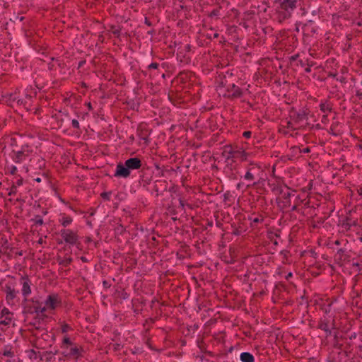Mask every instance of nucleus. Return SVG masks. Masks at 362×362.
I'll return each instance as SVG.
<instances>
[{"instance_id": "473e14b6", "label": "nucleus", "mask_w": 362, "mask_h": 362, "mask_svg": "<svg viewBox=\"0 0 362 362\" xmlns=\"http://www.w3.org/2000/svg\"><path fill=\"white\" fill-rule=\"evenodd\" d=\"M71 124L74 128L77 129H80L79 122L77 119H72Z\"/></svg>"}, {"instance_id": "a18cd8bd", "label": "nucleus", "mask_w": 362, "mask_h": 362, "mask_svg": "<svg viewBox=\"0 0 362 362\" xmlns=\"http://www.w3.org/2000/svg\"><path fill=\"white\" fill-rule=\"evenodd\" d=\"M80 259L83 262H88V259L86 257L82 256V257H81Z\"/></svg>"}, {"instance_id": "09e8293b", "label": "nucleus", "mask_w": 362, "mask_h": 362, "mask_svg": "<svg viewBox=\"0 0 362 362\" xmlns=\"http://www.w3.org/2000/svg\"><path fill=\"white\" fill-rule=\"evenodd\" d=\"M145 23L146 25H148V26H151V23L148 20L147 18H145Z\"/></svg>"}, {"instance_id": "6ab92c4d", "label": "nucleus", "mask_w": 362, "mask_h": 362, "mask_svg": "<svg viewBox=\"0 0 362 362\" xmlns=\"http://www.w3.org/2000/svg\"><path fill=\"white\" fill-rule=\"evenodd\" d=\"M0 354L8 358H13L15 356L14 351L11 345L3 346L0 350Z\"/></svg>"}, {"instance_id": "dca6fc26", "label": "nucleus", "mask_w": 362, "mask_h": 362, "mask_svg": "<svg viewBox=\"0 0 362 362\" xmlns=\"http://www.w3.org/2000/svg\"><path fill=\"white\" fill-rule=\"evenodd\" d=\"M329 320L325 317L321 318L318 322L317 328L325 332L326 337L330 336L332 334L331 329L329 327Z\"/></svg>"}, {"instance_id": "6e6552de", "label": "nucleus", "mask_w": 362, "mask_h": 362, "mask_svg": "<svg viewBox=\"0 0 362 362\" xmlns=\"http://www.w3.org/2000/svg\"><path fill=\"white\" fill-rule=\"evenodd\" d=\"M62 300L59 296L57 293H51L48 295L43 303V307L45 308V313L47 312L52 313L58 307L61 306Z\"/></svg>"}, {"instance_id": "5fc2aeb1", "label": "nucleus", "mask_w": 362, "mask_h": 362, "mask_svg": "<svg viewBox=\"0 0 362 362\" xmlns=\"http://www.w3.org/2000/svg\"><path fill=\"white\" fill-rule=\"evenodd\" d=\"M297 208H298L297 205H296V204H295V205H293V206H292L291 210H292V211H296V210H297Z\"/></svg>"}, {"instance_id": "4468645a", "label": "nucleus", "mask_w": 362, "mask_h": 362, "mask_svg": "<svg viewBox=\"0 0 362 362\" xmlns=\"http://www.w3.org/2000/svg\"><path fill=\"white\" fill-rule=\"evenodd\" d=\"M130 175V171L128 168L126 166V164H122L121 162L119 163L117 165V169L115 173V176L121 177H128Z\"/></svg>"}, {"instance_id": "ddd939ff", "label": "nucleus", "mask_w": 362, "mask_h": 362, "mask_svg": "<svg viewBox=\"0 0 362 362\" xmlns=\"http://www.w3.org/2000/svg\"><path fill=\"white\" fill-rule=\"evenodd\" d=\"M276 2H278V1H276ZM279 9L288 11H293L296 8L297 0H282L281 1H279Z\"/></svg>"}, {"instance_id": "f257e3e1", "label": "nucleus", "mask_w": 362, "mask_h": 362, "mask_svg": "<svg viewBox=\"0 0 362 362\" xmlns=\"http://www.w3.org/2000/svg\"><path fill=\"white\" fill-rule=\"evenodd\" d=\"M219 94H222L223 97L230 100L240 98L243 96V91L233 82L231 75L228 77L226 76H219Z\"/></svg>"}, {"instance_id": "9b49d317", "label": "nucleus", "mask_w": 362, "mask_h": 362, "mask_svg": "<svg viewBox=\"0 0 362 362\" xmlns=\"http://www.w3.org/2000/svg\"><path fill=\"white\" fill-rule=\"evenodd\" d=\"M2 291L6 294V300L7 303L8 305H13L14 300L18 293V291L15 289L14 286L10 283L6 284L2 287Z\"/></svg>"}, {"instance_id": "ea45409f", "label": "nucleus", "mask_w": 362, "mask_h": 362, "mask_svg": "<svg viewBox=\"0 0 362 362\" xmlns=\"http://www.w3.org/2000/svg\"><path fill=\"white\" fill-rule=\"evenodd\" d=\"M64 344H66L67 346H70V345H71V344L70 339H69V338H68V337H65V338L64 339Z\"/></svg>"}, {"instance_id": "c03bdc74", "label": "nucleus", "mask_w": 362, "mask_h": 362, "mask_svg": "<svg viewBox=\"0 0 362 362\" xmlns=\"http://www.w3.org/2000/svg\"><path fill=\"white\" fill-rule=\"evenodd\" d=\"M45 354L47 356V358H49V359H51V358H52V355H53L52 352H46V353H45Z\"/></svg>"}, {"instance_id": "052dcab7", "label": "nucleus", "mask_w": 362, "mask_h": 362, "mask_svg": "<svg viewBox=\"0 0 362 362\" xmlns=\"http://www.w3.org/2000/svg\"><path fill=\"white\" fill-rule=\"evenodd\" d=\"M334 243H335L336 245H339V244H340V242H339V240H336V241L334 242Z\"/></svg>"}, {"instance_id": "4d7b16f0", "label": "nucleus", "mask_w": 362, "mask_h": 362, "mask_svg": "<svg viewBox=\"0 0 362 362\" xmlns=\"http://www.w3.org/2000/svg\"><path fill=\"white\" fill-rule=\"evenodd\" d=\"M103 284H104V286H105V287H110V284H107V281H103Z\"/></svg>"}, {"instance_id": "c756f323", "label": "nucleus", "mask_w": 362, "mask_h": 362, "mask_svg": "<svg viewBox=\"0 0 362 362\" xmlns=\"http://www.w3.org/2000/svg\"><path fill=\"white\" fill-rule=\"evenodd\" d=\"M8 170L11 175H16L18 171L17 167L13 165L8 166Z\"/></svg>"}, {"instance_id": "39448f33", "label": "nucleus", "mask_w": 362, "mask_h": 362, "mask_svg": "<svg viewBox=\"0 0 362 362\" xmlns=\"http://www.w3.org/2000/svg\"><path fill=\"white\" fill-rule=\"evenodd\" d=\"M222 155L226 160L239 159L241 161H245L249 155L243 148L237 146L226 145L223 146Z\"/></svg>"}, {"instance_id": "69168bd1", "label": "nucleus", "mask_w": 362, "mask_h": 362, "mask_svg": "<svg viewBox=\"0 0 362 362\" xmlns=\"http://www.w3.org/2000/svg\"><path fill=\"white\" fill-rule=\"evenodd\" d=\"M207 35L209 36V38H211V34H207Z\"/></svg>"}, {"instance_id": "13d9d810", "label": "nucleus", "mask_w": 362, "mask_h": 362, "mask_svg": "<svg viewBox=\"0 0 362 362\" xmlns=\"http://www.w3.org/2000/svg\"><path fill=\"white\" fill-rule=\"evenodd\" d=\"M119 346V344H115V347H114V349L115 350H117L118 349V347Z\"/></svg>"}, {"instance_id": "338daca9", "label": "nucleus", "mask_w": 362, "mask_h": 362, "mask_svg": "<svg viewBox=\"0 0 362 362\" xmlns=\"http://www.w3.org/2000/svg\"><path fill=\"white\" fill-rule=\"evenodd\" d=\"M344 81V78H342L341 79H340L341 82H343Z\"/></svg>"}, {"instance_id": "6e6d98bb", "label": "nucleus", "mask_w": 362, "mask_h": 362, "mask_svg": "<svg viewBox=\"0 0 362 362\" xmlns=\"http://www.w3.org/2000/svg\"><path fill=\"white\" fill-rule=\"evenodd\" d=\"M328 76H331V77H334H334H336L337 74L329 73Z\"/></svg>"}, {"instance_id": "c9c22d12", "label": "nucleus", "mask_w": 362, "mask_h": 362, "mask_svg": "<svg viewBox=\"0 0 362 362\" xmlns=\"http://www.w3.org/2000/svg\"><path fill=\"white\" fill-rule=\"evenodd\" d=\"M219 14V9H214L209 14L210 17L218 16Z\"/></svg>"}, {"instance_id": "79ce46f5", "label": "nucleus", "mask_w": 362, "mask_h": 362, "mask_svg": "<svg viewBox=\"0 0 362 362\" xmlns=\"http://www.w3.org/2000/svg\"><path fill=\"white\" fill-rule=\"evenodd\" d=\"M298 57V54L293 55L291 57L290 59L291 61H295L297 59Z\"/></svg>"}, {"instance_id": "a19ab883", "label": "nucleus", "mask_w": 362, "mask_h": 362, "mask_svg": "<svg viewBox=\"0 0 362 362\" xmlns=\"http://www.w3.org/2000/svg\"><path fill=\"white\" fill-rule=\"evenodd\" d=\"M356 95L359 98L362 99V92L361 90H356Z\"/></svg>"}, {"instance_id": "5701e85b", "label": "nucleus", "mask_w": 362, "mask_h": 362, "mask_svg": "<svg viewBox=\"0 0 362 362\" xmlns=\"http://www.w3.org/2000/svg\"><path fill=\"white\" fill-rule=\"evenodd\" d=\"M26 354L29 358L31 360L37 359L40 355V353L39 351H36L34 349H30L26 351Z\"/></svg>"}, {"instance_id": "49530a36", "label": "nucleus", "mask_w": 362, "mask_h": 362, "mask_svg": "<svg viewBox=\"0 0 362 362\" xmlns=\"http://www.w3.org/2000/svg\"><path fill=\"white\" fill-rule=\"evenodd\" d=\"M119 33H120V31L118 30H115V32H114V34H115V37H119Z\"/></svg>"}, {"instance_id": "7c9ffc66", "label": "nucleus", "mask_w": 362, "mask_h": 362, "mask_svg": "<svg viewBox=\"0 0 362 362\" xmlns=\"http://www.w3.org/2000/svg\"><path fill=\"white\" fill-rule=\"evenodd\" d=\"M61 329L63 333H66V332H69V330H71V328L70 325H69L68 324H63V325H62Z\"/></svg>"}, {"instance_id": "2f4dec72", "label": "nucleus", "mask_w": 362, "mask_h": 362, "mask_svg": "<svg viewBox=\"0 0 362 362\" xmlns=\"http://www.w3.org/2000/svg\"><path fill=\"white\" fill-rule=\"evenodd\" d=\"M16 192H17L16 185H13L10 188L8 195L13 196L16 194Z\"/></svg>"}, {"instance_id": "864d4df0", "label": "nucleus", "mask_w": 362, "mask_h": 362, "mask_svg": "<svg viewBox=\"0 0 362 362\" xmlns=\"http://www.w3.org/2000/svg\"><path fill=\"white\" fill-rule=\"evenodd\" d=\"M358 194H359L360 196H361V197H362V187H361V188H359V189H358Z\"/></svg>"}, {"instance_id": "b1692460", "label": "nucleus", "mask_w": 362, "mask_h": 362, "mask_svg": "<svg viewBox=\"0 0 362 362\" xmlns=\"http://www.w3.org/2000/svg\"><path fill=\"white\" fill-rule=\"evenodd\" d=\"M320 107V110L325 113L327 112H331V110H332V107H331L330 104L328 103H321Z\"/></svg>"}, {"instance_id": "423d86ee", "label": "nucleus", "mask_w": 362, "mask_h": 362, "mask_svg": "<svg viewBox=\"0 0 362 362\" xmlns=\"http://www.w3.org/2000/svg\"><path fill=\"white\" fill-rule=\"evenodd\" d=\"M59 234L62 238V240L58 242L59 244L64 243L70 246H78L80 245L79 236L77 231L64 228L59 230Z\"/></svg>"}, {"instance_id": "e433bc0d", "label": "nucleus", "mask_w": 362, "mask_h": 362, "mask_svg": "<svg viewBox=\"0 0 362 362\" xmlns=\"http://www.w3.org/2000/svg\"><path fill=\"white\" fill-rule=\"evenodd\" d=\"M263 221V218L261 216H258V217H255L252 219V223H257L259 222H261Z\"/></svg>"}, {"instance_id": "0eeeda50", "label": "nucleus", "mask_w": 362, "mask_h": 362, "mask_svg": "<svg viewBox=\"0 0 362 362\" xmlns=\"http://www.w3.org/2000/svg\"><path fill=\"white\" fill-rule=\"evenodd\" d=\"M286 189H283L281 186H276L273 188V192L276 194H280L282 195L281 199L279 202V205L282 209H286L289 207L291 204V197L294 196L295 191H291V189L285 187Z\"/></svg>"}, {"instance_id": "f8f14e48", "label": "nucleus", "mask_w": 362, "mask_h": 362, "mask_svg": "<svg viewBox=\"0 0 362 362\" xmlns=\"http://www.w3.org/2000/svg\"><path fill=\"white\" fill-rule=\"evenodd\" d=\"M13 321V313L7 308H3L0 310V325H9Z\"/></svg>"}, {"instance_id": "603ef678", "label": "nucleus", "mask_w": 362, "mask_h": 362, "mask_svg": "<svg viewBox=\"0 0 362 362\" xmlns=\"http://www.w3.org/2000/svg\"><path fill=\"white\" fill-rule=\"evenodd\" d=\"M219 36V34L217 32H215L213 35V38H218Z\"/></svg>"}, {"instance_id": "37998d69", "label": "nucleus", "mask_w": 362, "mask_h": 362, "mask_svg": "<svg viewBox=\"0 0 362 362\" xmlns=\"http://www.w3.org/2000/svg\"><path fill=\"white\" fill-rule=\"evenodd\" d=\"M38 244L42 245L44 243H45V239L43 238H40L38 241Z\"/></svg>"}, {"instance_id": "1a4fd4ad", "label": "nucleus", "mask_w": 362, "mask_h": 362, "mask_svg": "<svg viewBox=\"0 0 362 362\" xmlns=\"http://www.w3.org/2000/svg\"><path fill=\"white\" fill-rule=\"evenodd\" d=\"M63 355L65 358L64 361L75 362L81 356V350L75 345L66 346L63 351Z\"/></svg>"}, {"instance_id": "412c9836", "label": "nucleus", "mask_w": 362, "mask_h": 362, "mask_svg": "<svg viewBox=\"0 0 362 362\" xmlns=\"http://www.w3.org/2000/svg\"><path fill=\"white\" fill-rule=\"evenodd\" d=\"M284 129H291L292 131H295L296 129H299L297 128V126L295 125L294 122L292 121L291 119L289 121L286 122V126L284 127ZM284 134H288V130L286 129H281V130Z\"/></svg>"}, {"instance_id": "4c0bfd02", "label": "nucleus", "mask_w": 362, "mask_h": 362, "mask_svg": "<svg viewBox=\"0 0 362 362\" xmlns=\"http://www.w3.org/2000/svg\"><path fill=\"white\" fill-rule=\"evenodd\" d=\"M243 135L245 138H250L252 135V132L250 131H245L243 132Z\"/></svg>"}, {"instance_id": "a878e982", "label": "nucleus", "mask_w": 362, "mask_h": 362, "mask_svg": "<svg viewBox=\"0 0 362 362\" xmlns=\"http://www.w3.org/2000/svg\"><path fill=\"white\" fill-rule=\"evenodd\" d=\"M72 262L71 257H64L59 261V264L63 267H68Z\"/></svg>"}, {"instance_id": "c85d7f7f", "label": "nucleus", "mask_w": 362, "mask_h": 362, "mask_svg": "<svg viewBox=\"0 0 362 362\" xmlns=\"http://www.w3.org/2000/svg\"><path fill=\"white\" fill-rule=\"evenodd\" d=\"M37 168L39 169H42L45 167V161L44 159H42V158H40L38 156H37Z\"/></svg>"}, {"instance_id": "72a5a7b5", "label": "nucleus", "mask_w": 362, "mask_h": 362, "mask_svg": "<svg viewBox=\"0 0 362 362\" xmlns=\"http://www.w3.org/2000/svg\"><path fill=\"white\" fill-rule=\"evenodd\" d=\"M23 177L20 175H18V179L16 180V182L13 184L14 185H16L17 187L21 186L23 185Z\"/></svg>"}, {"instance_id": "3c124183", "label": "nucleus", "mask_w": 362, "mask_h": 362, "mask_svg": "<svg viewBox=\"0 0 362 362\" xmlns=\"http://www.w3.org/2000/svg\"><path fill=\"white\" fill-rule=\"evenodd\" d=\"M180 206H182V208L184 209L185 203L182 199H180Z\"/></svg>"}, {"instance_id": "aec40b11", "label": "nucleus", "mask_w": 362, "mask_h": 362, "mask_svg": "<svg viewBox=\"0 0 362 362\" xmlns=\"http://www.w3.org/2000/svg\"><path fill=\"white\" fill-rule=\"evenodd\" d=\"M59 223L64 227L69 226L73 222V218L66 216V214H62L60 218L59 219Z\"/></svg>"}, {"instance_id": "8fccbe9b", "label": "nucleus", "mask_w": 362, "mask_h": 362, "mask_svg": "<svg viewBox=\"0 0 362 362\" xmlns=\"http://www.w3.org/2000/svg\"><path fill=\"white\" fill-rule=\"evenodd\" d=\"M305 72H307V73H310V72L311 71V68H310V66H308V67H306V68L305 69Z\"/></svg>"}, {"instance_id": "0e129e2a", "label": "nucleus", "mask_w": 362, "mask_h": 362, "mask_svg": "<svg viewBox=\"0 0 362 362\" xmlns=\"http://www.w3.org/2000/svg\"><path fill=\"white\" fill-rule=\"evenodd\" d=\"M336 347H338L339 349H341V345H338L337 344L335 345Z\"/></svg>"}, {"instance_id": "f3484780", "label": "nucleus", "mask_w": 362, "mask_h": 362, "mask_svg": "<svg viewBox=\"0 0 362 362\" xmlns=\"http://www.w3.org/2000/svg\"><path fill=\"white\" fill-rule=\"evenodd\" d=\"M259 169V167L254 163H250L247 173L245 175V179L247 180H253L255 179L254 174Z\"/></svg>"}, {"instance_id": "680f3d73", "label": "nucleus", "mask_w": 362, "mask_h": 362, "mask_svg": "<svg viewBox=\"0 0 362 362\" xmlns=\"http://www.w3.org/2000/svg\"><path fill=\"white\" fill-rule=\"evenodd\" d=\"M87 106L88 107L89 109H91V104H90V103H88L87 104Z\"/></svg>"}, {"instance_id": "20e7f679", "label": "nucleus", "mask_w": 362, "mask_h": 362, "mask_svg": "<svg viewBox=\"0 0 362 362\" xmlns=\"http://www.w3.org/2000/svg\"><path fill=\"white\" fill-rule=\"evenodd\" d=\"M35 157L33 148L28 144L23 145L20 149H13L11 152V158L16 163H22L28 159L33 162Z\"/></svg>"}, {"instance_id": "2eb2a0df", "label": "nucleus", "mask_w": 362, "mask_h": 362, "mask_svg": "<svg viewBox=\"0 0 362 362\" xmlns=\"http://www.w3.org/2000/svg\"><path fill=\"white\" fill-rule=\"evenodd\" d=\"M126 166L128 168L129 171L131 170H138L141 165V160L139 158H131L125 161Z\"/></svg>"}, {"instance_id": "7ed1b4c3", "label": "nucleus", "mask_w": 362, "mask_h": 362, "mask_svg": "<svg viewBox=\"0 0 362 362\" xmlns=\"http://www.w3.org/2000/svg\"><path fill=\"white\" fill-rule=\"evenodd\" d=\"M22 305L24 313L35 314L40 317H47L45 308L43 307V302L36 297L23 299Z\"/></svg>"}, {"instance_id": "bf43d9fd", "label": "nucleus", "mask_w": 362, "mask_h": 362, "mask_svg": "<svg viewBox=\"0 0 362 362\" xmlns=\"http://www.w3.org/2000/svg\"><path fill=\"white\" fill-rule=\"evenodd\" d=\"M35 180L37 182H41V178L37 177V178L35 179Z\"/></svg>"}, {"instance_id": "4be33fe9", "label": "nucleus", "mask_w": 362, "mask_h": 362, "mask_svg": "<svg viewBox=\"0 0 362 362\" xmlns=\"http://www.w3.org/2000/svg\"><path fill=\"white\" fill-rule=\"evenodd\" d=\"M242 362H254V356L249 352H243L240 354Z\"/></svg>"}, {"instance_id": "58836bf2", "label": "nucleus", "mask_w": 362, "mask_h": 362, "mask_svg": "<svg viewBox=\"0 0 362 362\" xmlns=\"http://www.w3.org/2000/svg\"><path fill=\"white\" fill-rule=\"evenodd\" d=\"M300 153H308L310 152V148L309 147H307V148H305L300 150Z\"/></svg>"}, {"instance_id": "bb28decb", "label": "nucleus", "mask_w": 362, "mask_h": 362, "mask_svg": "<svg viewBox=\"0 0 362 362\" xmlns=\"http://www.w3.org/2000/svg\"><path fill=\"white\" fill-rule=\"evenodd\" d=\"M31 221L33 222L35 225L37 226H42L44 223L42 218L39 215H37L33 218H32Z\"/></svg>"}, {"instance_id": "393cba45", "label": "nucleus", "mask_w": 362, "mask_h": 362, "mask_svg": "<svg viewBox=\"0 0 362 362\" xmlns=\"http://www.w3.org/2000/svg\"><path fill=\"white\" fill-rule=\"evenodd\" d=\"M127 297V293L124 291V290L122 291H116L115 292V298H121V299H125Z\"/></svg>"}, {"instance_id": "a211bd4d", "label": "nucleus", "mask_w": 362, "mask_h": 362, "mask_svg": "<svg viewBox=\"0 0 362 362\" xmlns=\"http://www.w3.org/2000/svg\"><path fill=\"white\" fill-rule=\"evenodd\" d=\"M336 262L340 265H342L345 261H349L348 256L344 253V250L339 249L334 256Z\"/></svg>"}, {"instance_id": "f704fd0d", "label": "nucleus", "mask_w": 362, "mask_h": 362, "mask_svg": "<svg viewBox=\"0 0 362 362\" xmlns=\"http://www.w3.org/2000/svg\"><path fill=\"white\" fill-rule=\"evenodd\" d=\"M159 67V64L156 63V62H153V63H151V64L148 65V68L149 69H158Z\"/></svg>"}, {"instance_id": "9d476101", "label": "nucleus", "mask_w": 362, "mask_h": 362, "mask_svg": "<svg viewBox=\"0 0 362 362\" xmlns=\"http://www.w3.org/2000/svg\"><path fill=\"white\" fill-rule=\"evenodd\" d=\"M20 284L21 286V294L23 299L27 298L32 293V286L33 283L28 276H22L19 279Z\"/></svg>"}, {"instance_id": "cd10ccee", "label": "nucleus", "mask_w": 362, "mask_h": 362, "mask_svg": "<svg viewBox=\"0 0 362 362\" xmlns=\"http://www.w3.org/2000/svg\"><path fill=\"white\" fill-rule=\"evenodd\" d=\"M111 195H112V192H103V193L100 194V197L104 200H110V197H111Z\"/></svg>"}, {"instance_id": "f03ea898", "label": "nucleus", "mask_w": 362, "mask_h": 362, "mask_svg": "<svg viewBox=\"0 0 362 362\" xmlns=\"http://www.w3.org/2000/svg\"><path fill=\"white\" fill-rule=\"evenodd\" d=\"M310 112L307 108L296 109L291 107L288 112V117L292 121L294 122L295 125L299 129H305L308 127L310 126L308 122V117Z\"/></svg>"}, {"instance_id": "e2e57ef3", "label": "nucleus", "mask_w": 362, "mask_h": 362, "mask_svg": "<svg viewBox=\"0 0 362 362\" xmlns=\"http://www.w3.org/2000/svg\"><path fill=\"white\" fill-rule=\"evenodd\" d=\"M332 326H333L332 328H334V319L332 320Z\"/></svg>"}, {"instance_id": "de8ad7c7", "label": "nucleus", "mask_w": 362, "mask_h": 362, "mask_svg": "<svg viewBox=\"0 0 362 362\" xmlns=\"http://www.w3.org/2000/svg\"><path fill=\"white\" fill-rule=\"evenodd\" d=\"M292 276H293L292 273H291V272H289V273L286 275V280H288L291 277H292Z\"/></svg>"}]
</instances>
